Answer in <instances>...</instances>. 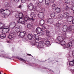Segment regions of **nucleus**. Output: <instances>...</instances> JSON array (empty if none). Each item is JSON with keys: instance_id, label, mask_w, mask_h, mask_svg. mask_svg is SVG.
Returning a JSON list of instances; mask_svg holds the SVG:
<instances>
[{"instance_id": "nucleus-48", "label": "nucleus", "mask_w": 74, "mask_h": 74, "mask_svg": "<svg viewBox=\"0 0 74 74\" xmlns=\"http://www.w3.org/2000/svg\"><path fill=\"white\" fill-rule=\"evenodd\" d=\"M45 10L44 8H42L41 9V11H42V12H44Z\"/></svg>"}, {"instance_id": "nucleus-30", "label": "nucleus", "mask_w": 74, "mask_h": 74, "mask_svg": "<svg viewBox=\"0 0 74 74\" xmlns=\"http://www.w3.org/2000/svg\"><path fill=\"white\" fill-rule=\"evenodd\" d=\"M63 15L62 14L59 15L58 16V18H59V19H60V20H62L63 18Z\"/></svg>"}, {"instance_id": "nucleus-15", "label": "nucleus", "mask_w": 74, "mask_h": 74, "mask_svg": "<svg viewBox=\"0 0 74 74\" xmlns=\"http://www.w3.org/2000/svg\"><path fill=\"white\" fill-rule=\"evenodd\" d=\"M47 22L50 24H52L53 23V20L51 18H49L47 20Z\"/></svg>"}, {"instance_id": "nucleus-23", "label": "nucleus", "mask_w": 74, "mask_h": 74, "mask_svg": "<svg viewBox=\"0 0 74 74\" xmlns=\"http://www.w3.org/2000/svg\"><path fill=\"white\" fill-rule=\"evenodd\" d=\"M27 38L29 40H32L33 38V35L31 34H28L27 35Z\"/></svg>"}, {"instance_id": "nucleus-38", "label": "nucleus", "mask_w": 74, "mask_h": 74, "mask_svg": "<svg viewBox=\"0 0 74 74\" xmlns=\"http://www.w3.org/2000/svg\"><path fill=\"white\" fill-rule=\"evenodd\" d=\"M4 6L5 7H9L8 3L7 2L5 3V4L4 5Z\"/></svg>"}, {"instance_id": "nucleus-37", "label": "nucleus", "mask_w": 74, "mask_h": 74, "mask_svg": "<svg viewBox=\"0 0 74 74\" xmlns=\"http://www.w3.org/2000/svg\"><path fill=\"white\" fill-rule=\"evenodd\" d=\"M51 17L52 18H54V17H55V14L54 13L51 14Z\"/></svg>"}, {"instance_id": "nucleus-62", "label": "nucleus", "mask_w": 74, "mask_h": 74, "mask_svg": "<svg viewBox=\"0 0 74 74\" xmlns=\"http://www.w3.org/2000/svg\"><path fill=\"white\" fill-rule=\"evenodd\" d=\"M0 57H1V56L0 55Z\"/></svg>"}, {"instance_id": "nucleus-22", "label": "nucleus", "mask_w": 74, "mask_h": 74, "mask_svg": "<svg viewBox=\"0 0 74 74\" xmlns=\"http://www.w3.org/2000/svg\"><path fill=\"white\" fill-rule=\"evenodd\" d=\"M39 25L40 26H44V20H41L40 21Z\"/></svg>"}, {"instance_id": "nucleus-21", "label": "nucleus", "mask_w": 74, "mask_h": 74, "mask_svg": "<svg viewBox=\"0 0 74 74\" xmlns=\"http://www.w3.org/2000/svg\"><path fill=\"white\" fill-rule=\"evenodd\" d=\"M45 31L47 36H50V35H51V33H50L49 31H48V29H46Z\"/></svg>"}, {"instance_id": "nucleus-2", "label": "nucleus", "mask_w": 74, "mask_h": 74, "mask_svg": "<svg viewBox=\"0 0 74 74\" xmlns=\"http://www.w3.org/2000/svg\"><path fill=\"white\" fill-rule=\"evenodd\" d=\"M66 38H67L66 35V34H64L61 35V36H58L57 38V39L59 41L62 42V41H63L64 39H66Z\"/></svg>"}, {"instance_id": "nucleus-61", "label": "nucleus", "mask_w": 74, "mask_h": 74, "mask_svg": "<svg viewBox=\"0 0 74 74\" xmlns=\"http://www.w3.org/2000/svg\"><path fill=\"white\" fill-rule=\"evenodd\" d=\"M0 74H1V72L0 71Z\"/></svg>"}, {"instance_id": "nucleus-26", "label": "nucleus", "mask_w": 74, "mask_h": 74, "mask_svg": "<svg viewBox=\"0 0 74 74\" xmlns=\"http://www.w3.org/2000/svg\"><path fill=\"white\" fill-rule=\"evenodd\" d=\"M50 0H45V4L47 5H48L49 3H50Z\"/></svg>"}, {"instance_id": "nucleus-56", "label": "nucleus", "mask_w": 74, "mask_h": 74, "mask_svg": "<svg viewBox=\"0 0 74 74\" xmlns=\"http://www.w3.org/2000/svg\"><path fill=\"white\" fill-rule=\"evenodd\" d=\"M72 54L73 56H74V50L72 51Z\"/></svg>"}, {"instance_id": "nucleus-46", "label": "nucleus", "mask_w": 74, "mask_h": 74, "mask_svg": "<svg viewBox=\"0 0 74 74\" xmlns=\"http://www.w3.org/2000/svg\"><path fill=\"white\" fill-rule=\"evenodd\" d=\"M15 17L16 18H19V14H16L15 16Z\"/></svg>"}, {"instance_id": "nucleus-3", "label": "nucleus", "mask_w": 74, "mask_h": 74, "mask_svg": "<svg viewBox=\"0 0 74 74\" xmlns=\"http://www.w3.org/2000/svg\"><path fill=\"white\" fill-rule=\"evenodd\" d=\"M28 8L30 10V11H32V10H33L35 11H37V7L36 6L34 7V5L32 3H31L29 4L28 5Z\"/></svg>"}, {"instance_id": "nucleus-17", "label": "nucleus", "mask_w": 74, "mask_h": 74, "mask_svg": "<svg viewBox=\"0 0 74 74\" xmlns=\"http://www.w3.org/2000/svg\"><path fill=\"white\" fill-rule=\"evenodd\" d=\"M6 37V35L5 34V33L2 34L0 36V37L2 39H3L4 38H5Z\"/></svg>"}, {"instance_id": "nucleus-35", "label": "nucleus", "mask_w": 74, "mask_h": 74, "mask_svg": "<svg viewBox=\"0 0 74 74\" xmlns=\"http://www.w3.org/2000/svg\"><path fill=\"white\" fill-rule=\"evenodd\" d=\"M18 59L19 60H21V61H22L23 62H26V60H23V59H22L21 58H18Z\"/></svg>"}, {"instance_id": "nucleus-42", "label": "nucleus", "mask_w": 74, "mask_h": 74, "mask_svg": "<svg viewBox=\"0 0 74 74\" xmlns=\"http://www.w3.org/2000/svg\"><path fill=\"white\" fill-rule=\"evenodd\" d=\"M69 31H71V30H72L73 27H72V26H70L69 28Z\"/></svg>"}, {"instance_id": "nucleus-4", "label": "nucleus", "mask_w": 74, "mask_h": 74, "mask_svg": "<svg viewBox=\"0 0 74 74\" xmlns=\"http://www.w3.org/2000/svg\"><path fill=\"white\" fill-rule=\"evenodd\" d=\"M34 37L35 38V39L34 40V41L35 42L34 43L39 42L40 40V38H39L38 35L37 34H35L34 35Z\"/></svg>"}, {"instance_id": "nucleus-63", "label": "nucleus", "mask_w": 74, "mask_h": 74, "mask_svg": "<svg viewBox=\"0 0 74 74\" xmlns=\"http://www.w3.org/2000/svg\"><path fill=\"white\" fill-rule=\"evenodd\" d=\"M10 14H11V12H10Z\"/></svg>"}, {"instance_id": "nucleus-5", "label": "nucleus", "mask_w": 74, "mask_h": 74, "mask_svg": "<svg viewBox=\"0 0 74 74\" xmlns=\"http://www.w3.org/2000/svg\"><path fill=\"white\" fill-rule=\"evenodd\" d=\"M30 16L32 18H29L28 20L32 22L36 18V14H34V13L32 12L30 14Z\"/></svg>"}, {"instance_id": "nucleus-40", "label": "nucleus", "mask_w": 74, "mask_h": 74, "mask_svg": "<svg viewBox=\"0 0 74 74\" xmlns=\"http://www.w3.org/2000/svg\"><path fill=\"white\" fill-rule=\"evenodd\" d=\"M65 2L66 3L68 4V3H69L70 2V0H65Z\"/></svg>"}, {"instance_id": "nucleus-1", "label": "nucleus", "mask_w": 74, "mask_h": 74, "mask_svg": "<svg viewBox=\"0 0 74 74\" xmlns=\"http://www.w3.org/2000/svg\"><path fill=\"white\" fill-rule=\"evenodd\" d=\"M15 25L16 24L14 22H12L10 23V30H11L10 35V40H13L14 37L15 36V35L14 34V29H13V28L15 27Z\"/></svg>"}, {"instance_id": "nucleus-28", "label": "nucleus", "mask_w": 74, "mask_h": 74, "mask_svg": "<svg viewBox=\"0 0 74 74\" xmlns=\"http://www.w3.org/2000/svg\"><path fill=\"white\" fill-rule=\"evenodd\" d=\"M67 47H70V48H71L73 46V45L72 44V43H71V42H69L67 44Z\"/></svg>"}, {"instance_id": "nucleus-41", "label": "nucleus", "mask_w": 74, "mask_h": 74, "mask_svg": "<svg viewBox=\"0 0 74 74\" xmlns=\"http://www.w3.org/2000/svg\"><path fill=\"white\" fill-rule=\"evenodd\" d=\"M9 41H10V38L9 37V36H8L7 38V43H9V42H9Z\"/></svg>"}, {"instance_id": "nucleus-11", "label": "nucleus", "mask_w": 74, "mask_h": 74, "mask_svg": "<svg viewBox=\"0 0 74 74\" xmlns=\"http://www.w3.org/2000/svg\"><path fill=\"white\" fill-rule=\"evenodd\" d=\"M38 16L39 18H40V19H42L44 16V12H39L38 14Z\"/></svg>"}, {"instance_id": "nucleus-47", "label": "nucleus", "mask_w": 74, "mask_h": 74, "mask_svg": "<svg viewBox=\"0 0 74 74\" xmlns=\"http://www.w3.org/2000/svg\"><path fill=\"white\" fill-rule=\"evenodd\" d=\"M71 10H73V11H74V6H72L71 7Z\"/></svg>"}, {"instance_id": "nucleus-51", "label": "nucleus", "mask_w": 74, "mask_h": 74, "mask_svg": "<svg viewBox=\"0 0 74 74\" xmlns=\"http://www.w3.org/2000/svg\"><path fill=\"white\" fill-rule=\"evenodd\" d=\"M39 1L40 3H41L43 1V0H39Z\"/></svg>"}, {"instance_id": "nucleus-44", "label": "nucleus", "mask_w": 74, "mask_h": 74, "mask_svg": "<svg viewBox=\"0 0 74 74\" xmlns=\"http://www.w3.org/2000/svg\"><path fill=\"white\" fill-rule=\"evenodd\" d=\"M42 29L43 30H47V29H46V27H45V26H43Z\"/></svg>"}, {"instance_id": "nucleus-39", "label": "nucleus", "mask_w": 74, "mask_h": 74, "mask_svg": "<svg viewBox=\"0 0 74 74\" xmlns=\"http://www.w3.org/2000/svg\"><path fill=\"white\" fill-rule=\"evenodd\" d=\"M68 47V45L67 44H65L64 46V49H65V48H68L69 47Z\"/></svg>"}, {"instance_id": "nucleus-50", "label": "nucleus", "mask_w": 74, "mask_h": 74, "mask_svg": "<svg viewBox=\"0 0 74 74\" xmlns=\"http://www.w3.org/2000/svg\"><path fill=\"white\" fill-rule=\"evenodd\" d=\"M21 1L23 3H25L26 1V0H21Z\"/></svg>"}, {"instance_id": "nucleus-10", "label": "nucleus", "mask_w": 74, "mask_h": 74, "mask_svg": "<svg viewBox=\"0 0 74 74\" xmlns=\"http://www.w3.org/2000/svg\"><path fill=\"white\" fill-rule=\"evenodd\" d=\"M36 30H38L41 33L42 35L44 34V31H43V30L40 27H38L36 29Z\"/></svg>"}, {"instance_id": "nucleus-49", "label": "nucleus", "mask_w": 74, "mask_h": 74, "mask_svg": "<svg viewBox=\"0 0 74 74\" xmlns=\"http://www.w3.org/2000/svg\"><path fill=\"white\" fill-rule=\"evenodd\" d=\"M37 5L38 6V7H41V4L40 3H38L37 4Z\"/></svg>"}, {"instance_id": "nucleus-7", "label": "nucleus", "mask_w": 74, "mask_h": 74, "mask_svg": "<svg viewBox=\"0 0 74 74\" xmlns=\"http://www.w3.org/2000/svg\"><path fill=\"white\" fill-rule=\"evenodd\" d=\"M26 33L25 32H21L19 33V34L18 35V37L21 38H23L25 36Z\"/></svg>"}, {"instance_id": "nucleus-6", "label": "nucleus", "mask_w": 74, "mask_h": 74, "mask_svg": "<svg viewBox=\"0 0 74 74\" xmlns=\"http://www.w3.org/2000/svg\"><path fill=\"white\" fill-rule=\"evenodd\" d=\"M33 45H38L40 48H42L44 47V42H36L34 43Z\"/></svg>"}, {"instance_id": "nucleus-57", "label": "nucleus", "mask_w": 74, "mask_h": 74, "mask_svg": "<svg viewBox=\"0 0 74 74\" xmlns=\"http://www.w3.org/2000/svg\"><path fill=\"white\" fill-rule=\"evenodd\" d=\"M72 24H74V19H73L72 20Z\"/></svg>"}, {"instance_id": "nucleus-12", "label": "nucleus", "mask_w": 74, "mask_h": 74, "mask_svg": "<svg viewBox=\"0 0 74 74\" xmlns=\"http://www.w3.org/2000/svg\"><path fill=\"white\" fill-rule=\"evenodd\" d=\"M55 26L57 29H60L62 27V23H56Z\"/></svg>"}, {"instance_id": "nucleus-14", "label": "nucleus", "mask_w": 74, "mask_h": 74, "mask_svg": "<svg viewBox=\"0 0 74 74\" xmlns=\"http://www.w3.org/2000/svg\"><path fill=\"white\" fill-rule=\"evenodd\" d=\"M67 25H64L63 27L62 28V30L63 32H65L67 31Z\"/></svg>"}, {"instance_id": "nucleus-59", "label": "nucleus", "mask_w": 74, "mask_h": 74, "mask_svg": "<svg viewBox=\"0 0 74 74\" xmlns=\"http://www.w3.org/2000/svg\"><path fill=\"white\" fill-rule=\"evenodd\" d=\"M27 55H28V56H31V54H27Z\"/></svg>"}, {"instance_id": "nucleus-58", "label": "nucleus", "mask_w": 74, "mask_h": 74, "mask_svg": "<svg viewBox=\"0 0 74 74\" xmlns=\"http://www.w3.org/2000/svg\"><path fill=\"white\" fill-rule=\"evenodd\" d=\"M4 57V58H6L7 59H9V57H7V56H5V57Z\"/></svg>"}, {"instance_id": "nucleus-43", "label": "nucleus", "mask_w": 74, "mask_h": 74, "mask_svg": "<svg viewBox=\"0 0 74 74\" xmlns=\"http://www.w3.org/2000/svg\"><path fill=\"white\" fill-rule=\"evenodd\" d=\"M65 9L66 11H67L68 10H69V9L70 8L69 7H68V6H66L65 8Z\"/></svg>"}, {"instance_id": "nucleus-8", "label": "nucleus", "mask_w": 74, "mask_h": 74, "mask_svg": "<svg viewBox=\"0 0 74 74\" xmlns=\"http://www.w3.org/2000/svg\"><path fill=\"white\" fill-rule=\"evenodd\" d=\"M9 29H10V28L8 27H5L3 29L2 32L4 33H7L10 31Z\"/></svg>"}, {"instance_id": "nucleus-27", "label": "nucleus", "mask_w": 74, "mask_h": 74, "mask_svg": "<svg viewBox=\"0 0 74 74\" xmlns=\"http://www.w3.org/2000/svg\"><path fill=\"white\" fill-rule=\"evenodd\" d=\"M52 7L53 9H56L57 8V5L55 4H53L52 5Z\"/></svg>"}, {"instance_id": "nucleus-53", "label": "nucleus", "mask_w": 74, "mask_h": 74, "mask_svg": "<svg viewBox=\"0 0 74 74\" xmlns=\"http://www.w3.org/2000/svg\"><path fill=\"white\" fill-rule=\"evenodd\" d=\"M36 33L37 34H40V31H38V30H36Z\"/></svg>"}, {"instance_id": "nucleus-34", "label": "nucleus", "mask_w": 74, "mask_h": 74, "mask_svg": "<svg viewBox=\"0 0 74 74\" xmlns=\"http://www.w3.org/2000/svg\"><path fill=\"white\" fill-rule=\"evenodd\" d=\"M29 17L27 16H26L24 18V20L26 21L29 20Z\"/></svg>"}, {"instance_id": "nucleus-45", "label": "nucleus", "mask_w": 74, "mask_h": 74, "mask_svg": "<svg viewBox=\"0 0 74 74\" xmlns=\"http://www.w3.org/2000/svg\"><path fill=\"white\" fill-rule=\"evenodd\" d=\"M51 3H53L55 1V0H50Z\"/></svg>"}, {"instance_id": "nucleus-25", "label": "nucleus", "mask_w": 74, "mask_h": 74, "mask_svg": "<svg viewBox=\"0 0 74 74\" xmlns=\"http://www.w3.org/2000/svg\"><path fill=\"white\" fill-rule=\"evenodd\" d=\"M69 64L70 66H74V62L73 61H70L69 62Z\"/></svg>"}, {"instance_id": "nucleus-31", "label": "nucleus", "mask_w": 74, "mask_h": 74, "mask_svg": "<svg viewBox=\"0 0 74 74\" xmlns=\"http://www.w3.org/2000/svg\"><path fill=\"white\" fill-rule=\"evenodd\" d=\"M45 44L46 45H50V42L49 41H46L45 42Z\"/></svg>"}, {"instance_id": "nucleus-52", "label": "nucleus", "mask_w": 74, "mask_h": 74, "mask_svg": "<svg viewBox=\"0 0 74 74\" xmlns=\"http://www.w3.org/2000/svg\"><path fill=\"white\" fill-rule=\"evenodd\" d=\"M18 8L21 9V8H22V5H20L18 6Z\"/></svg>"}, {"instance_id": "nucleus-24", "label": "nucleus", "mask_w": 74, "mask_h": 74, "mask_svg": "<svg viewBox=\"0 0 74 74\" xmlns=\"http://www.w3.org/2000/svg\"><path fill=\"white\" fill-rule=\"evenodd\" d=\"M2 14H3V17H5V18L8 17L9 16V15H10V14H7L5 13H2Z\"/></svg>"}, {"instance_id": "nucleus-36", "label": "nucleus", "mask_w": 74, "mask_h": 74, "mask_svg": "<svg viewBox=\"0 0 74 74\" xmlns=\"http://www.w3.org/2000/svg\"><path fill=\"white\" fill-rule=\"evenodd\" d=\"M15 30L16 31L17 33H18V32H20V29L19 28H15Z\"/></svg>"}, {"instance_id": "nucleus-19", "label": "nucleus", "mask_w": 74, "mask_h": 74, "mask_svg": "<svg viewBox=\"0 0 74 74\" xmlns=\"http://www.w3.org/2000/svg\"><path fill=\"white\" fill-rule=\"evenodd\" d=\"M18 16H19V19L21 18H24V16L23 15V14L22 13H19Z\"/></svg>"}, {"instance_id": "nucleus-16", "label": "nucleus", "mask_w": 74, "mask_h": 74, "mask_svg": "<svg viewBox=\"0 0 74 74\" xmlns=\"http://www.w3.org/2000/svg\"><path fill=\"white\" fill-rule=\"evenodd\" d=\"M73 16H70L67 18V21L68 22H70L73 21Z\"/></svg>"}, {"instance_id": "nucleus-9", "label": "nucleus", "mask_w": 74, "mask_h": 74, "mask_svg": "<svg viewBox=\"0 0 74 74\" xmlns=\"http://www.w3.org/2000/svg\"><path fill=\"white\" fill-rule=\"evenodd\" d=\"M18 23L20 22L22 24H24L25 23V20L23 18H20L19 19L18 21Z\"/></svg>"}, {"instance_id": "nucleus-55", "label": "nucleus", "mask_w": 74, "mask_h": 74, "mask_svg": "<svg viewBox=\"0 0 74 74\" xmlns=\"http://www.w3.org/2000/svg\"><path fill=\"white\" fill-rule=\"evenodd\" d=\"M15 28H17V29H19V28H20V27L19 26H17Z\"/></svg>"}, {"instance_id": "nucleus-20", "label": "nucleus", "mask_w": 74, "mask_h": 74, "mask_svg": "<svg viewBox=\"0 0 74 74\" xmlns=\"http://www.w3.org/2000/svg\"><path fill=\"white\" fill-rule=\"evenodd\" d=\"M27 27L29 29H32L33 28V25L32 24H28L27 25Z\"/></svg>"}, {"instance_id": "nucleus-60", "label": "nucleus", "mask_w": 74, "mask_h": 74, "mask_svg": "<svg viewBox=\"0 0 74 74\" xmlns=\"http://www.w3.org/2000/svg\"><path fill=\"white\" fill-rule=\"evenodd\" d=\"M73 62H74V58H73Z\"/></svg>"}, {"instance_id": "nucleus-29", "label": "nucleus", "mask_w": 74, "mask_h": 74, "mask_svg": "<svg viewBox=\"0 0 74 74\" xmlns=\"http://www.w3.org/2000/svg\"><path fill=\"white\" fill-rule=\"evenodd\" d=\"M7 10H4L3 9H1V10H0V13H1L2 14H3V13H4V12L5 11H7Z\"/></svg>"}, {"instance_id": "nucleus-33", "label": "nucleus", "mask_w": 74, "mask_h": 74, "mask_svg": "<svg viewBox=\"0 0 74 74\" xmlns=\"http://www.w3.org/2000/svg\"><path fill=\"white\" fill-rule=\"evenodd\" d=\"M61 43V44L62 45H66V42L65 41L63 40L61 42H60Z\"/></svg>"}, {"instance_id": "nucleus-13", "label": "nucleus", "mask_w": 74, "mask_h": 74, "mask_svg": "<svg viewBox=\"0 0 74 74\" xmlns=\"http://www.w3.org/2000/svg\"><path fill=\"white\" fill-rule=\"evenodd\" d=\"M63 17L65 18H68L69 16V14L67 12H65L63 14Z\"/></svg>"}, {"instance_id": "nucleus-32", "label": "nucleus", "mask_w": 74, "mask_h": 74, "mask_svg": "<svg viewBox=\"0 0 74 74\" xmlns=\"http://www.w3.org/2000/svg\"><path fill=\"white\" fill-rule=\"evenodd\" d=\"M4 27V25L1 23L0 22V29H3V27Z\"/></svg>"}, {"instance_id": "nucleus-54", "label": "nucleus", "mask_w": 74, "mask_h": 74, "mask_svg": "<svg viewBox=\"0 0 74 74\" xmlns=\"http://www.w3.org/2000/svg\"><path fill=\"white\" fill-rule=\"evenodd\" d=\"M19 0H14V1L15 2H16V3L18 2L19 1Z\"/></svg>"}, {"instance_id": "nucleus-18", "label": "nucleus", "mask_w": 74, "mask_h": 74, "mask_svg": "<svg viewBox=\"0 0 74 74\" xmlns=\"http://www.w3.org/2000/svg\"><path fill=\"white\" fill-rule=\"evenodd\" d=\"M55 10L56 12H57V13H60V12H61V9L57 7L55 9Z\"/></svg>"}]
</instances>
